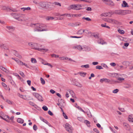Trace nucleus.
Returning a JSON list of instances; mask_svg holds the SVG:
<instances>
[{"instance_id":"obj_43","label":"nucleus","mask_w":133,"mask_h":133,"mask_svg":"<svg viewBox=\"0 0 133 133\" xmlns=\"http://www.w3.org/2000/svg\"><path fill=\"white\" fill-rule=\"evenodd\" d=\"M119 91V90L118 89H116L112 91V93L114 94L117 93Z\"/></svg>"},{"instance_id":"obj_6","label":"nucleus","mask_w":133,"mask_h":133,"mask_svg":"<svg viewBox=\"0 0 133 133\" xmlns=\"http://www.w3.org/2000/svg\"><path fill=\"white\" fill-rule=\"evenodd\" d=\"M70 7L71 9L79 10L82 9V6L81 4H72L70 5Z\"/></svg>"},{"instance_id":"obj_30","label":"nucleus","mask_w":133,"mask_h":133,"mask_svg":"<svg viewBox=\"0 0 133 133\" xmlns=\"http://www.w3.org/2000/svg\"><path fill=\"white\" fill-rule=\"evenodd\" d=\"M40 119L41 121H43V122L45 123H46L47 124H48V121H47L46 120H45V119H44L43 117H40Z\"/></svg>"},{"instance_id":"obj_26","label":"nucleus","mask_w":133,"mask_h":133,"mask_svg":"<svg viewBox=\"0 0 133 133\" xmlns=\"http://www.w3.org/2000/svg\"><path fill=\"white\" fill-rule=\"evenodd\" d=\"M52 4L55 5L59 6L60 7L61 6V4L60 3L57 2H54Z\"/></svg>"},{"instance_id":"obj_9","label":"nucleus","mask_w":133,"mask_h":133,"mask_svg":"<svg viewBox=\"0 0 133 133\" xmlns=\"http://www.w3.org/2000/svg\"><path fill=\"white\" fill-rule=\"evenodd\" d=\"M102 1L106 4L111 6L114 5V4L111 0H102Z\"/></svg>"},{"instance_id":"obj_4","label":"nucleus","mask_w":133,"mask_h":133,"mask_svg":"<svg viewBox=\"0 0 133 133\" xmlns=\"http://www.w3.org/2000/svg\"><path fill=\"white\" fill-rule=\"evenodd\" d=\"M130 12L131 11L128 10H116L114 11L115 14L121 15H125L130 14Z\"/></svg>"},{"instance_id":"obj_29","label":"nucleus","mask_w":133,"mask_h":133,"mask_svg":"<svg viewBox=\"0 0 133 133\" xmlns=\"http://www.w3.org/2000/svg\"><path fill=\"white\" fill-rule=\"evenodd\" d=\"M101 65L103 67L106 69H108L109 68L104 63H102Z\"/></svg>"},{"instance_id":"obj_59","label":"nucleus","mask_w":133,"mask_h":133,"mask_svg":"<svg viewBox=\"0 0 133 133\" xmlns=\"http://www.w3.org/2000/svg\"><path fill=\"white\" fill-rule=\"evenodd\" d=\"M63 115L64 117L66 119H68V117L66 115V114L64 112H63Z\"/></svg>"},{"instance_id":"obj_13","label":"nucleus","mask_w":133,"mask_h":133,"mask_svg":"<svg viewBox=\"0 0 133 133\" xmlns=\"http://www.w3.org/2000/svg\"><path fill=\"white\" fill-rule=\"evenodd\" d=\"M100 81L101 83H103V82H105L106 83H109L111 81L110 79L106 78H103L100 80Z\"/></svg>"},{"instance_id":"obj_19","label":"nucleus","mask_w":133,"mask_h":133,"mask_svg":"<svg viewBox=\"0 0 133 133\" xmlns=\"http://www.w3.org/2000/svg\"><path fill=\"white\" fill-rule=\"evenodd\" d=\"M122 7H128L129 6L128 3L125 1H123L122 4Z\"/></svg>"},{"instance_id":"obj_40","label":"nucleus","mask_w":133,"mask_h":133,"mask_svg":"<svg viewBox=\"0 0 133 133\" xmlns=\"http://www.w3.org/2000/svg\"><path fill=\"white\" fill-rule=\"evenodd\" d=\"M70 93V95L73 97L75 96V94L74 91L72 90H70L69 91Z\"/></svg>"},{"instance_id":"obj_56","label":"nucleus","mask_w":133,"mask_h":133,"mask_svg":"<svg viewBox=\"0 0 133 133\" xmlns=\"http://www.w3.org/2000/svg\"><path fill=\"white\" fill-rule=\"evenodd\" d=\"M37 129V126L35 124L33 126V129L35 130L36 131Z\"/></svg>"},{"instance_id":"obj_62","label":"nucleus","mask_w":133,"mask_h":133,"mask_svg":"<svg viewBox=\"0 0 133 133\" xmlns=\"http://www.w3.org/2000/svg\"><path fill=\"white\" fill-rule=\"evenodd\" d=\"M93 130L94 131H95L97 133H99V131L96 129V128L94 129H93Z\"/></svg>"},{"instance_id":"obj_18","label":"nucleus","mask_w":133,"mask_h":133,"mask_svg":"<svg viewBox=\"0 0 133 133\" xmlns=\"http://www.w3.org/2000/svg\"><path fill=\"white\" fill-rule=\"evenodd\" d=\"M128 121L130 122H133V115H130L128 117Z\"/></svg>"},{"instance_id":"obj_46","label":"nucleus","mask_w":133,"mask_h":133,"mask_svg":"<svg viewBox=\"0 0 133 133\" xmlns=\"http://www.w3.org/2000/svg\"><path fill=\"white\" fill-rule=\"evenodd\" d=\"M12 59L13 60H15L16 61V62L18 64H19V63L18 62H19L20 61L17 58L15 59L13 58H12Z\"/></svg>"},{"instance_id":"obj_47","label":"nucleus","mask_w":133,"mask_h":133,"mask_svg":"<svg viewBox=\"0 0 133 133\" xmlns=\"http://www.w3.org/2000/svg\"><path fill=\"white\" fill-rule=\"evenodd\" d=\"M77 34H82V29H80L78 30L77 32Z\"/></svg>"},{"instance_id":"obj_55","label":"nucleus","mask_w":133,"mask_h":133,"mask_svg":"<svg viewBox=\"0 0 133 133\" xmlns=\"http://www.w3.org/2000/svg\"><path fill=\"white\" fill-rule=\"evenodd\" d=\"M65 16H67L69 17H74L73 14L71 15L70 14H66Z\"/></svg>"},{"instance_id":"obj_28","label":"nucleus","mask_w":133,"mask_h":133,"mask_svg":"<svg viewBox=\"0 0 133 133\" xmlns=\"http://www.w3.org/2000/svg\"><path fill=\"white\" fill-rule=\"evenodd\" d=\"M18 96L19 97H20L21 98H22L23 99H24L27 100H29L30 99H29L28 98H26V99H25L24 98V97L23 96V95H21V94H19L18 93Z\"/></svg>"},{"instance_id":"obj_60","label":"nucleus","mask_w":133,"mask_h":133,"mask_svg":"<svg viewBox=\"0 0 133 133\" xmlns=\"http://www.w3.org/2000/svg\"><path fill=\"white\" fill-rule=\"evenodd\" d=\"M117 79L120 81H124V78L119 77Z\"/></svg>"},{"instance_id":"obj_63","label":"nucleus","mask_w":133,"mask_h":133,"mask_svg":"<svg viewBox=\"0 0 133 133\" xmlns=\"http://www.w3.org/2000/svg\"><path fill=\"white\" fill-rule=\"evenodd\" d=\"M87 115H88V117L89 118H91L92 117V115L90 112H89L88 113Z\"/></svg>"},{"instance_id":"obj_31","label":"nucleus","mask_w":133,"mask_h":133,"mask_svg":"<svg viewBox=\"0 0 133 133\" xmlns=\"http://www.w3.org/2000/svg\"><path fill=\"white\" fill-rule=\"evenodd\" d=\"M131 85L130 84H126L124 86V88H129L131 87Z\"/></svg>"},{"instance_id":"obj_1","label":"nucleus","mask_w":133,"mask_h":133,"mask_svg":"<svg viewBox=\"0 0 133 133\" xmlns=\"http://www.w3.org/2000/svg\"><path fill=\"white\" fill-rule=\"evenodd\" d=\"M31 26L34 28V30L35 31L41 32L48 30V29L45 28L46 25L44 24L39 23L36 24H31Z\"/></svg>"},{"instance_id":"obj_17","label":"nucleus","mask_w":133,"mask_h":133,"mask_svg":"<svg viewBox=\"0 0 133 133\" xmlns=\"http://www.w3.org/2000/svg\"><path fill=\"white\" fill-rule=\"evenodd\" d=\"M130 63L128 61H124L122 63V64L123 65L126 66L125 68H126L127 67L129 66Z\"/></svg>"},{"instance_id":"obj_64","label":"nucleus","mask_w":133,"mask_h":133,"mask_svg":"<svg viewBox=\"0 0 133 133\" xmlns=\"http://www.w3.org/2000/svg\"><path fill=\"white\" fill-rule=\"evenodd\" d=\"M48 114L51 116H52L53 115L52 113L50 110H49L48 112Z\"/></svg>"},{"instance_id":"obj_27","label":"nucleus","mask_w":133,"mask_h":133,"mask_svg":"<svg viewBox=\"0 0 133 133\" xmlns=\"http://www.w3.org/2000/svg\"><path fill=\"white\" fill-rule=\"evenodd\" d=\"M51 3L49 2H46V9L50 8V6L51 5Z\"/></svg>"},{"instance_id":"obj_34","label":"nucleus","mask_w":133,"mask_h":133,"mask_svg":"<svg viewBox=\"0 0 133 133\" xmlns=\"http://www.w3.org/2000/svg\"><path fill=\"white\" fill-rule=\"evenodd\" d=\"M31 62L33 63H35L37 62L36 59L35 58H31Z\"/></svg>"},{"instance_id":"obj_20","label":"nucleus","mask_w":133,"mask_h":133,"mask_svg":"<svg viewBox=\"0 0 133 133\" xmlns=\"http://www.w3.org/2000/svg\"><path fill=\"white\" fill-rule=\"evenodd\" d=\"M0 47L1 48L4 49H8V48L6 45L2 43H0Z\"/></svg>"},{"instance_id":"obj_25","label":"nucleus","mask_w":133,"mask_h":133,"mask_svg":"<svg viewBox=\"0 0 133 133\" xmlns=\"http://www.w3.org/2000/svg\"><path fill=\"white\" fill-rule=\"evenodd\" d=\"M81 23L80 22H76L72 24L73 26H79L81 24Z\"/></svg>"},{"instance_id":"obj_33","label":"nucleus","mask_w":133,"mask_h":133,"mask_svg":"<svg viewBox=\"0 0 133 133\" xmlns=\"http://www.w3.org/2000/svg\"><path fill=\"white\" fill-rule=\"evenodd\" d=\"M101 16H109V15L108 13H103L101 15Z\"/></svg>"},{"instance_id":"obj_45","label":"nucleus","mask_w":133,"mask_h":133,"mask_svg":"<svg viewBox=\"0 0 133 133\" xmlns=\"http://www.w3.org/2000/svg\"><path fill=\"white\" fill-rule=\"evenodd\" d=\"M8 119H9L10 120H13L14 118V116H12L11 117V118H10L9 117V116L7 115H5V116Z\"/></svg>"},{"instance_id":"obj_24","label":"nucleus","mask_w":133,"mask_h":133,"mask_svg":"<svg viewBox=\"0 0 133 133\" xmlns=\"http://www.w3.org/2000/svg\"><path fill=\"white\" fill-rule=\"evenodd\" d=\"M21 10H23V11H25V10H30L31 8L29 7H27L26 8H21Z\"/></svg>"},{"instance_id":"obj_42","label":"nucleus","mask_w":133,"mask_h":133,"mask_svg":"<svg viewBox=\"0 0 133 133\" xmlns=\"http://www.w3.org/2000/svg\"><path fill=\"white\" fill-rule=\"evenodd\" d=\"M40 80L41 81V83L42 84H45V82L44 80L42 77L41 78Z\"/></svg>"},{"instance_id":"obj_41","label":"nucleus","mask_w":133,"mask_h":133,"mask_svg":"<svg viewBox=\"0 0 133 133\" xmlns=\"http://www.w3.org/2000/svg\"><path fill=\"white\" fill-rule=\"evenodd\" d=\"M29 103L30 105L33 106H35L36 105L34 103L31 101L29 102Z\"/></svg>"},{"instance_id":"obj_53","label":"nucleus","mask_w":133,"mask_h":133,"mask_svg":"<svg viewBox=\"0 0 133 133\" xmlns=\"http://www.w3.org/2000/svg\"><path fill=\"white\" fill-rule=\"evenodd\" d=\"M76 107L79 110H80L81 111L83 112L84 113H85V111L80 107Z\"/></svg>"},{"instance_id":"obj_3","label":"nucleus","mask_w":133,"mask_h":133,"mask_svg":"<svg viewBox=\"0 0 133 133\" xmlns=\"http://www.w3.org/2000/svg\"><path fill=\"white\" fill-rule=\"evenodd\" d=\"M13 17L20 21H25L26 19L25 18L24 15L18 13H12L11 14Z\"/></svg>"},{"instance_id":"obj_21","label":"nucleus","mask_w":133,"mask_h":133,"mask_svg":"<svg viewBox=\"0 0 133 133\" xmlns=\"http://www.w3.org/2000/svg\"><path fill=\"white\" fill-rule=\"evenodd\" d=\"M19 63L18 64L21 65H24L25 66H26V67L29 68V67L28 66V65L26 64L25 63H23V62H22V61H20L19 62H18Z\"/></svg>"},{"instance_id":"obj_54","label":"nucleus","mask_w":133,"mask_h":133,"mask_svg":"<svg viewBox=\"0 0 133 133\" xmlns=\"http://www.w3.org/2000/svg\"><path fill=\"white\" fill-rule=\"evenodd\" d=\"M77 118L78 120L82 122L83 121V118L82 117H78Z\"/></svg>"},{"instance_id":"obj_22","label":"nucleus","mask_w":133,"mask_h":133,"mask_svg":"<svg viewBox=\"0 0 133 133\" xmlns=\"http://www.w3.org/2000/svg\"><path fill=\"white\" fill-rule=\"evenodd\" d=\"M84 123L87 125L88 127H90V123L89 121L87 120H85L84 121Z\"/></svg>"},{"instance_id":"obj_38","label":"nucleus","mask_w":133,"mask_h":133,"mask_svg":"<svg viewBox=\"0 0 133 133\" xmlns=\"http://www.w3.org/2000/svg\"><path fill=\"white\" fill-rule=\"evenodd\" d=\"M96 69H98L99 70L102 69H103V67L102 66L100 65H97L96 67Z\"/></svg>"},{"instance_id":"obj_52","label":"nucleus","mask_w":133,"mask_h":133,"mask_svg":"<svg viewBox=\"0 0 133 133\" xmlns=\"http://www.w3.org/2000/svg\"><path fill=\"white\" fill-rule=\"evenodd\" d=\"M51 56L52 57H54L55 58H58L59 57V56L58 55H55L54 54L51 55Z\"/></svg>"},{"instance_id":"obj_15","label":"nucleus","mask_w":133,"mask_h":133,"mask_svg":"<svg viewBox=\"0 0 133 133\" xmlns=\"http://www.w3.org/2000/svg\"><path fill=\"white\" fill-rule=\"evenodd\" d=\"M6 27L8 30L10 31H13L15 29L12 26H7Z\"/></svg>"},{"instance_id":"obj_48","label":"nucleus","mask_w":133,"mask_h":133,"mask_svg":"<svg viewBox=\"0 0 133 133\" xmlns=\"http://www.w3.org/2000/svg\"><path fill=\"white\" fill-rule=\"evenodd\" d=\"M42 108L45 111H46L48 110V108L47 107L45 106H44L42 107Z\"/></svg>"},{"instance_id":"obj_51","label":"nucleus","mask_w":133,"mask_h":133,"mask_svg":"<svg viewBox=\"0 0 133 133\" xmlns=\"http://www.w3.org/2000/svg\"><path fill=\"white\" fill-rule=\"evenodd\" d=\"M93 36L94 37L96 38H99V37L98 36V34H94Z\"/></svg>"},{"instance_id":"obj_11","label":"nucleus","mask_w":133,"mask_h":133,"mask_svg":"<svg viewBox=\"0 0 133 133\" xmlns=\"http://www.w3.org/2000/svg\"><path fill=\"white\" fill-rule=\"evenodd\" d=\"M73 49H77L81 51L82 50L83 46H82L81 45H76L73 47Z\"/></svg>"},{"instance_id":"obj_7","label":"nucleus","mask_w":133,"mask_h":133,"mask_svg":"<svg viewBox=\"0 0 133 133\" xmlns=\"http://www.w3.org/2000/svg\"><path fill=\"white\" fill-rule=\"evenodd\" d=\"M65 127L66 130L69 133H72L73 130V128L69 124L66 123L65 124Z\"/></svg>"},{"instance_id":"obj_12","label":"nucleus","mask_w":133,"mask_h":133,"mask_svg":"<svg viewBox=\"0 0 133 133\" xmlns=\"http://www.w3.org/2000/svg\"><path fill=\"white\" fill-rule=\"evenodd\" d=\"M82 51H88L90 50V48L88 46L86 45H84L83 46L82 48Z\"/></svg>"},{"instance_id":"obj_14","label":"nucleus","mask_w":133,"mask_h":133,"mask_svg":"<svg viewBox=\"0 0 133 133\" xmlns=\"http://www.w3.org/2000/svg\"><path fill=\"white\" fill-rule=\"evenodd\" d=\"M97 42L98 44L102 45L106 43L103 39L101 38L99 39Z\"/></svg>"},{"instance_id":"obj_50","label":"nucleus","mask_w":133,"mask_h":133,"mask_svg":"<svg viewBox=\"0 0 133 133\" xmlns=\"http://www.w3.org/2000/svg\"><path fill=\"white\" fill-rule=\"evenodd\" d=\"M5 116H4V117H2H2H1V118L2 119H3V120L5 121H7V122H9V121L8 120H7L6 119V118H5V117H6L5 116Z\"/></svg>"},{"instance_id":"obj_57","label":"nucleus","mask_w":133,"mask_h":133,"mask_svg":"<svg viewBox=\"0 0 133 133\" xmlns=\"http://www.w3.org/2000/svg\"><path fill=\"white\" fill-rule=\"evenodd\" d=\"M19 74L23 77H24V73L21 71H20L19 72Z\"/></svg>"},{"instance_id":"obj_10","label":"nucleus","mask_w":133,"mask_h":133,"mask_svg":"<svg viewBox=\"0 0 133 133\" xmlns=\"http://www.w3.org/2000/svg\"><path fill=\"white\" fill-rule=\"evenodd\" d=\"M39 4L42 7L46 9V2H41L39 3Z\"/></svg>"},{"instance_id":"obj_35","label":"nucleus","mask_w":133,"mask_h":133,"mask_svg":"<svg viewBox=\"0 0 133 133\" xmlns=\"http://www.w3.org/2000/svg\"><path fill=\"white\" fill-rule=\"evenodd\" d=\"M79 73L81 75V76L83 77H84L86 74V73L83 72H79Z\"/></svg>"},{"instance_id":"obj_36","label":"nucleus","mask_w":133,"mask_h":133,"mask_svg":"<svg viewBox=\"0 0 133 133\" xmlns=\"http://www.w3.org/2000/svg\"><path fill=\"white\" fill-rule=\"evenodd\" d=\"M118 31L121 34H123L124 33V31L123 30H121L120 29H118Z\"/></svg>"},{"instance_id":"obj_8","label":"nucleus","mask_w":133,"mask_h":133,"mask_svg":"<svg viewBox=\"0 0 133 133\" xmlns=\"http://www.w3.org/2000/svg\"><path fill=\"white\" fill-rule=\"evenodd\" d=\"M33 95L40 102L43 101V97L38 93L36 92H34L33 93Z\"/></svg>"},{"instance_id":"obj_39","label":"nucleus","mask_w":133,"mask_h":133,"mask_svg":"<svg viewBox=\"0 0 133 133\" xmlns=\"http://www.w3.org/2000/svg\"><path fill=\"white\" fill-rule=\"evenodd\" d=\"M109 129L114 133H117V131H116L115 130L113 129L111 127H110Z\"/></svg>"},{"instance_id":"obj_49","label":"nucleus","mask_w":133,"mask_h":133,"mask_svg":"<svg viewBox=\"0 0 133 133\" xmlns=\"http://www.w3.org/2000/svg\"><path fill=\"white\" fill-rule=\"evenodd\" d=\"M6 102L9 104H12V102L9 99H7Z\"/></svg>"},{"instance_id":"obj_37","label":"nucleus","mask_w":133,"mask_h":133,"mask_svg":"<svg viewBox=\"0 0 133 133\" xmlns=\"http://www.w3.org/2000/svg\"><path fill=\"white\" fill-rule=\"evenodd\" d=\"M0 68L2 70L6 72L7 70L4 67H3L2 66H0Z\"/></svg>"},{"instance_id":"obj_58","label":"nucleus","mask_w":133,"mask_h":133,"mask_svg":"<svg viewBox=\"0 0 133 133\" xmlns=\"http://www.w3.org/2000/svg\"><path fill=\"white\" fill-rule=\"evenodd\" d=\"M108 13L109 17L111 16V15H113V14H115L114 12H109Z\"/></svg>"},{"instance_id":"obj_5","label":"nucleus","mask_w":133,"mask_h":133,"mask_svg":"<svg viewBox=\"0 0 133 133\" xmlns=\"http://www.w3.org/2000/svg\"><path fill=\"white\" fill-rule=\"evenodd\" d=\"M105 21L109 23L117 25L119 24V22L118 21L112 18H107Z\"/></svg>"},{"instance_id":"obj_44","label":"nucleus","mask_w":133,"mask_h":133,"mask_svg":"<svg viewBox=\"0 0 133 133\" xmlns=\"http://www.w3.org/2000/svg\"><path fill=\"white\" fill-rule=\"evenodd\" d=\"M83 19H84L86 20L87 21H91V19L89 17H84L82 18Z\"/></svg>"},{"instance_id":"obj_32","label":"nucleus","mask_w":133,"mask_h":133,"mask_svg":"<svg viewBox=\"0 0 133 133\" xmlns=\"http://www.w3.org/2000/svg\"><path fill=\"white\" fill-rule=\"evenodd\" d=\"M82 68H89V65L88 64H87L85 65H83L81 66Z\"/></svg>"},{"instance_id":"obj_23","label":"nucleus","mask_w":133,"mask_h":133,"mask_svg":"<svg viewBox=\"0 0 133 133\" xmlns=\"http://www.w3.org/2000/svg\"><path fill=\"white\" fill-rule=\"evenodd\" d=\"M17 122L19 123L22 124L24 122V120L22 118H19L17 119Z\"/></svg>"},{"instance_id":"obj_16","label":"nucleus","mask_w":133,"mask_h":133,"mask_svg":"<svg viewBox=\"0 0 133 133\" xmlns=\"http://www.w3.org/2000/svg\"><path fill=\"white\" fill-rule=\"evenodd\" d=\"M13 53L15 56L19 58H22V56L18 54L16 51H14L13 52Z\"/></svg>"},{"instance_id":"obj_61","label":"nucleus","mask_w":133,"mask_h":133,"mask_svg":"<svg viewBox=\"0 0 133 133\" xmlns=\"http://www.w3.org/2000/svg\"><path fill=\"white\" fill-rule=\"evenodd\" d=\"M110 65L112 66H114L116 65V64L115 63H110Z\"/></svg>"},{"instance_id":"obj_2","label":"nucleus","mask_w":133,"mask_h":133,"mask_svg":"<svg viewBox=\"0 0 133 133\" xmlns=\"http://www.w3.org/2000/svg\"><path fill=\"white\" fill-rule=\"evenodd\" d=\"M28 45L30 46L33 49L39 51L44 52H46L48 51V49H47L38 48V45L37 43L30 42L28 43Z\"/></svg>"}]
</instances>
